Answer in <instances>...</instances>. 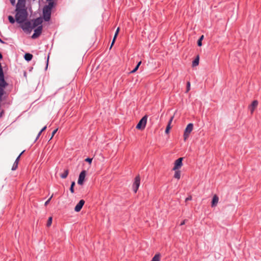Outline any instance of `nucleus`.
Here are the masks:
<instances>
[{"mask_svg": "<svg viewBox=\"0 0 261 261\" xmlns=\"http://www.w3.org/2000/svg\"><path fill=\"white\" fill-rule=\"evenodd\" d=\"M25 0H18L16 7V21L19 23H22L28 17V12L25 6Z\"/></svg>", "mask_w": 261, "mask_h": 261, "instance_id": "nucleus-1", "label": "nucleus"}, {"mask_svg": "<svg viewBox=\"0 0 261 261\" xmlns=\"http://www.w3.org/2000/svg\"><path fill=\"white\" fill-rule=\"evenodd\" d=\"M53 3L48 4L45 5L43 9V17L45 21H48L49 20L51 16V10L54 6H53Z\"/></svg>", "mask_w": 261, "mask_h": 261, "instance_id": "nucleus-2", "label": "nucleus"}, {"mask_svg": "<svg viewBox=\"0 0 261 261\" xmlns=\"http://www.w3.org/2000/svg\"><path fill=\"white\" fill-rule=\"evenodd\" d=\"M147 120V116L145 115L139 122L136 126V128L140 130H143L145 128Z\"/></svg>", "mask_w": 261, "mask_h": 261, "instance_id": "nucleus-3", "label": "nucleus"}, {"mask_svg": "<svg viewBox=\"0 0 261 261\" xmlns=\"http://www.w3.org/2000/svg\"><path fill=\"white\" fill-rule=\"evenodd\" d=\"M193 129V123H189L187 126L184 134V139L185 141H186V140L188 138L190 133Z\"/></svg>", "mask_w": 261, "mask_h": 261, "instance_id": "nucleus-4", "label": "nucleus"}, {"mask_svg": "<svg viewBox=\"0 0 261 261\" xmlns=\"http://www.w3.org/2000/svg\"><path fill=\"white\" fill-rule=\"evenodd\" d=\"M21 28L25 31H31L33 29L31 21H27L21 24Z\"/></svg>", "mask_w": 261, "mask_h": 261, "instance_id": "nucleus-5", "label": "nucleus"}, {"mask_svg": "<svg viewBox=\"0 0 261 261\" xmlns=\"http://www.w3.org/2000/svg\"><path fill=\"white\" fill-rule=\"evenodd\" d=\"M140 184V177L139 175L137 176L135 178V181L133 184V190L135 193L137 192V190Z\"/></svg>", "mask_w": 261, "mask_h": 261, "instance_id": "nucleus-6", "label": "nucleus"}, {"mask_svg": "<svg viewBox=\"0 0 261 261\" xmlns=\"http://www.w3.org/2000/svg\"><path fill=\"white\" fill-rule=\"evenodd\" d=\"M42 30V26L40 25L35 30H34V33L33 34L32 38L33 39L37 38L38 37L40 34H41Z\"/></svg>", "mask_w": 261, "mask_h": 261, "instance_id": "nucleus-7", "label": "nucleus"}, {"mask_svg": "<svg viewBox=\"0 0 261 261\" xmlns=\"http://www.w3.org/2000/svg\"><path fill=\"white\" fill-rule=\"evenodd\" d=\"M183 158H180L176 160L174 163V166L173 168V170H176L179 169L182 165V161Z\"/></svg>", "mask_w": 261, "mask_h": 261, "instance_id": "nucleus-8", "label": "nucleus"}, {"mask_svg": "<svg viewBox=\"0 0 261 261\" xmlns=\"http://www.w3.org/2000/svg\"><path fill=\"white\" fill-rule=\"evenodd\" d=\"M86 172L85 170L82 171L80 174L77 183L79 185H82L86 176Z\"/></svg>", "mask_w": 261, "mask_h": 261, "instance_id": "nucleus-9", "label": "nucleus"}, {"mask_svg": "<svg viewBox=\"0 0 261 261\" xmlns=\"http://www.w3.org/2000/svg\"><path fill=\"white\" fill-rule=\"evenodd\" d=\"M42 22H43L42 18L41 17L37 18L34 19V20H33V23H32V27H33V29L37 27H38L40 26L41 24V23H42Z\"/></svg>", "mask_w": 261, "mask_h": 261, "instance_id": "nucleus-10", "label": "nucleus"}, {"mask_svg": "<svg viewBox=\"0 0 261 261\" xmlns=\"http://www.w3.org/2000/svg\"><path fill=\"white\" fill-rule=\"evenodd\" d=\"M84 203L85 201L84 200H81L75 206L74 208V211L76 212H80L82 209V207L83 206Z\"/></svg>", "mask_w": 261, "mask_h": 261, "instance_id": "nucleus-11", "label": "nucleus"}, {"mask_svg": "<svg viewBox=\"0 0 261 261\" xmlns=\"http://www.w3.org/2000/svg\"><path fill=\"white\" fill-rule=\"evenodd\" d=\"M258 105V101L256 100H254L250 106L249 107V109L250 110L251 113L252 114L254 111V110L256 108Z\"/></svg>", "mask_w": 261, "mask_h": 261, "instance_id": "nucleus-12", "label": "nucleus"}, {"mask_svg": "<svg viewBox=\"0 0 261 261\" xmlns=\"http://www.w3.org/2000/svg\"><path fill=\"white\" fill-rule=\"evenodd\" d=\"M7 85V84L5 82L4 80V77L0 76V88L2 89L4 91L5 88Z\"/></svg>", "mask_w": 261, "mask_h": 261, "instance_id": "nucleus-13", "label": "nucleus"}, {"mask_svg": "<svg viewBox=\"0 0 261 261\" xmlns=\"http://www.w3.org/2000/svg\"><path fill=\"white\" fill-rule=\"evenodd\" d=\"M219 201V197L217 195H214L212 201V207H215L217 205Z\"/></svg>", "mask_w": 261, "mask_h": 261, "instance_id": "nucleus-14", "label": "nucleus"}, {"mask_svg": "<svg viewBox=\"0 0 261 261\" xmlns=\"http://www.w3.org/2000/svg\"><path fill=\"white\" fill-rule=\"evenodd\" d=\"M173 118H174V116H172V117L170 118V120H169V122H168V125H167V127H166V130H165V133H166V134H168V133H169V130H170V129H171V123H172V121H173Z\"/></svg>", "mask_w": 261, "mask_h": 261, "instance_id": "nucleus-15", "label": "nucleus"}, {"mask_svg": "<svg viewBox=\"0 0 261 261\" xmlns=\"http://www.w3.org/2000/svg\"><path fill=\"white\" fill-rule=\"evenodd\" d=\"M161 254L160 253L156 254L152 258L151 261H160Z\"/></svg>", "mask_w": 261, "mask_h": 261, "instance_id": "nucleus-16", "label": "nucleus"}, {"mask_svg": "<svg viewBox=\"0 0 261 261\" xmlns=\"http://www.w3.org/2000/svg\"><path fill=\"white\" fill-rule=\"evenodd\" d=\"M175 173L174 175V177L179 179L180 178V171L179 170H174Z\"/></svg>", "mask_w": 261, "mask_h": 261, "instance_id": "nucleus-17", "label": "nucleus"}, {"mask_svg": "<svg viewBox=\"0 0 261 261\" xmlns=\"http://www.w3.org/2000/svg\"><path fill=\"white\" fill-rule=\"evenodd\" d=\"M32 58H33V55L29 53L25 54L24 55V59L28 61L31 60Z\"/></svg>", "mask_w": 261, "mask_h": 261, "instance_id": "nucleus-18", "label": "nucleus"}, {"mask_svg": "<svg viewBox=\"0 0 261 261\" xmlns=\"http://www.w3.org/2000/svg\"><path fill=\"white\" fill-rule=\"evenodd\" d=\"M199 56H198L197 57V58L193 62V63H192L193 66L194 67V66H197L199 64Z\"/></svg>", "mask_w": 261, "mask_h": 261, "instance_id": "nucleus-19", "label": "nucleus"}, {"mask_svg": "<svg viewBox=\"0 0 261 261\" xmlns=\"http://www.w3.org/2000/svg\"><path fill=\"white\" fill-rule=\"evenodd\" d=\"M68 173H69L68 170V169L65 170L64 171V173L61 175V177L62 178H66L67 177V176H68Z\"/></svg>", "mask_w": 261, "mask_h": 261, "instance_id": "nucleus-20", "label": "nucleus"}, {"mask_svg": "<svg viewBox=\"0 0 261 261\" xmlns=\"http://www.w3.org/2000/svg\"><path fill=\"white\" fill-rule=\"evenodd\" d=\"M203 35H202L200 38L198 39V42H197V44L199 46H201L202 45V40H203Z\"/></svg>", "mask_w": 261, "mask_h": 261, "instance_id": "nucleus-21", "label": "nucleus"}, {"mask_svg": "<svg viewBox=\"0 0 261 261\" xmlns=\"http://www.w3.org/2000/svg\"><path fill=\"white\" fill-rule=\"evenodd\" d=\"M141 64V62H139L136 67L130 72V73H135L138 69L139 67L140 66V64Z\"/></svg>", "mask_w": 261, "mask_h": 261, "instance_id": "nucleus-22", "label": "nucleus"}, {"mask_svg": "<svg viewBox=\"0 0 261 261\" xmlns=\"http://www.w3.org/2000/svg\"><path fill=\"white\" fill-rule=\"evenodd\" d=\"M74 185H75V182L74 181H72L71 182V186H70V192L72 193H74Z\"/></svg>", "mask_w": 261, "mask_h": 261, "instance_id": "nucleus-23", "label": "nucleus"}, {"mask_svg": "<svg viewBox=\"0 0 261 261\" xmlns=\"http://www.w3.org/2000/svg\"><path fill=\"white\" fill-rule=\"evenodd\" d=\"M52 217H50L48 219V221H47V227H49L51 225V223H52Z\"/></svg>", "mask_w": 261, "mask_h": 261, "instance_id": "nucleus-24", "label": "nucleus"}, {"mask_svg": "<svg viewBox=\"0 0 261 261\" xmlns=\"http://www.w3.org/2000/svg\"><path fill=\"white\" fill-rule=\"evenodd\" d=\"M8 19H9V21L11 23H14V22H15V20H14V18H13V16H9L8 17Z\"/></svg>", "mask_w": 261, "mask_h": 261, "instance_id": "nucleus-25", "label": "nucleus"}, {"mask_svg": "<svg viewBox=\"0 0 261 261\" xmlns=\"http://www.w3.org/2000/svg\"><path fill=\"white\" fill-rule=\"evenodd\" d=\"M119 30H120V28H118L117 29V30H116V31L115 34V35H114V39H116V38H117V35H118V33H119Z\"/></svg>", "mask_w": 261, "mask_h": 261, "instance_id": "nucleus-26", "label": "nucleus"}, {"mask_svg": "<svg viewBox=\"0 0 261 261\" xmlns=\"http://www.w3.org/2000/svg\"><path fill=\"white\" fill-rule=\"evenodd\" d=\"M24 151H22L21 153L18 155V156L16 159L15 163H17V164H18V162L19 161L20 157L22 155V154L24 152Z\"/></svg>", "mask_w": 261, "mask_h": 261, "instance_id": "nucleus-27", "label": "nucleus"}, {"mask_svg": "<svg viewBox=\"0 0 261 261\" xmlns=\"http://www.w3.org/2000/svg\"><path fill=\"white\" fill-rule=\"evenodd\" d=\"M190 90V82H188L187 84V91L186 92H188Z\"/></svg>", "mask_w": 261, "mask_h": 261, "instance_id": "nucleus-28", "label": "nucleus"}, {"mask_svg": "<svg viewBox=\"0 0 261 261\" xmlns=\"http://www.w3.org/2000/svg\"><path fill=\"white\" fill-rule=\"evenodd\" d=\"M17 166H18V164H17V163H14L13 166H12V170H15L16 169V168H17Z\"/></svg>", "mask_w": 261, "mask_h": 261, "instance_id": "nucleus-29", "label": "nucleus"}, {"mask_svg": "<svg viewBox=\"0 0 261 261\" xmlns=\"http://www.w3.org/2000/svg\"><path fill=\"white\" fill-rule=\"evenodd\" d=\"M47 2H48V4L53 3V6H55L56 4L55 2V0H46Z\"/></svg>", "mask_w": 261, "mask_h": 261, "instance_id": "nucleus-30", "label": "nucleus"}, {"mask_svg": "<svg viewBox=\"0 0 261 261\" xmlns=\"http://www.w3.org/2000/svg\"><path fill=\"white\" fill-rule=\"evenodd\" d=\"M58 130V128L56 129L55 130H54L53 133H52V134H51V136L50 138V140L52 139V138H53V137L54 136V135H55V134L57 133Z\"/></svg>", "mask_w": 261, "mask_h": 261, "instance_id": "nucleus-31", "label": "nucleus"}, {"mask_svg": "<svg viewBox=\"0 0 261 261\" xmlns=\"http://www.w3.org/2000/svg\"><path fill=\"white\" fill-rule=\"evenodd\" d=\"M3 75H4L3 71V69L2 68L1 64H0V76H3Z\"/></svg>", "mask_w": 261, "mask_h": 261, "instance_id": "nucleus-32", "label": "nucleus"}, {"mask_svg": "<svg viewBox=\"0 0 261 261\" xmlns=\"http://www.w3.org/2000/svg\"><path fill=\"white\" fill-rule=\"evenodd\" d=\"M85 161L88 162L89 164H91L92 161V158H87L85 159Z\"/></svg>", "mask_w": 261, "mask_h": 261, "instance_id": "nucleus-33", "label": "nucleus"}, {"mask_svg": "<svg viewBox=\"0 0 261 261\" xmlns=\"http://www.w3.org/2000/svg\"><path fill=\"white\" fill-rule=\"evenodd\" d=\"M53 196V195H52L51 196V197L45 202V204H44L45 205H47L48 204V203L49 202L50 200L52 198Z\"/></svg>", "mask_w": 261, "mask_h": 261, "instance_id": "nucleus-34", "label": "nucleus"}, {"mask_svg": "<svg viewBox=\"0 0 261 261\" xmlns=\"http://www.w3.org/2000/svg\"><path fill=\"white\" fill-rule=\"evenodd\" d=\"M192 200V196H189L188 197H187L185 201H186V202H187V201H188L189 200Z\"/></svg>", "mask_w": 261, "mask_h": 261, "instance_id": "nucleus-35", "label": "nucleus"}, {"mask_svg": "<svg viewBox=\"0 0 261 261\" xmlns=\"http://www.w3.org/2000/svg\"><path fill=\"white\" fill-rule=\"evenodd\" d=\"M115 40L116 39H114V37L113 38V39L112 40V42L111 43V47L110 48H111L112 47V46L113 45L114 43H115Z\"/></svg>", "mask_w": 261, "mask_h": 261, "instance_id": "nucleus-36", "label": "nucleus"}, {"mask_svg": "<svg viewBox=\"0 0 261 261\" xmlns=\"http://www.w3.org/2000/svg\"><path fill=\"white\" fill-rule=\"evenodd\" d=\"M10 1L12 5H14L15 4V0H10Z\"/></svg>", "mask_w": 261, "mask_h": 261, "instance_id": "nucleus-37", "label": "nucleus"}, {"mask_svg": "<svg viewBox=\"0 0 261 261\" xmlns=\"http://www.w3.org/2000/svg\"><path fill=\"white\" fill-rule=\"evenodd\" d=\"M46 128V126H45L44 127H43L41 130H40L41 131V133H42L43 131H44Z\"/></svg>", "mask_w": 261, "mask_h": 261, "instance_id": "nucleus-38", "label": "nucleus"}, {"mask_svg": "<svg viewBox=\"0 0 261 261\" xmlns=\"http://www.w3.org/2000/svg\"><path fill=\"white\" fill-rule=\"evenodd\" d=\"M186 223V220H184V221H182V222L180 223V225H184Z\"/></svg>", "mask_w": 261, "mask_h": 261, "instance_id": "nucleus-39", "label": "nucleus"}, {"mask_svg": "<svg viewBox=\"0 0 261 261\" xmlns=\"http://www.w3.org/2000/svg\"><path fill=\"white\" fill-rule=\"evenodd\" d=\"M3 113H4V111H2L1 112V113H0V117H2L3 115Z\"/></svg>", "mask_w": 261, "mask_h": 261, "instance_id": "nucleus-40", "label": "nucleus"}, {"mask_svg": "<svg viewBox=\"0 0 261 261\" xmlns=\"http://www.w3.org/2000/svg\"><path fill=\"white\" fill-rule=\"evenodd\" d=\"M42 133H41V131H40V132L38 133V136H37V139H38L39 136H40V135Z\"/></svg>", "mask_w": 261, "mask_h": 261, "instance_id": "nucleus-41", "label": "nucleus"}, {"mask_svg": "<svg viewBox=\"0 0 261 261\" xmlns=\"http://www.w3.org/2000/svg\"><path fill=\"white\" fill-rule=\"evenodd\" d=\"M2 58V55L0 53V59Z\"/></svg>", "mask_w": 261, "mask_h": 261, "instance_id": "nucleus-42", "label": "nucleus"}, {"mask_svg": "<svg viewBox=\"0 0 261 261\" xmlns=\"http://www.w3.org/2000/svg\"><path fill=\"white\" fill-rule=\"evenodd\" d=\"M0 41H1V42H2V40H1V39H0Z\"/></svg>", "mask_w": 261, "mask_h": 261, "instance_id": "nucleus-43", "label": "nucleus"}]
</instances>
